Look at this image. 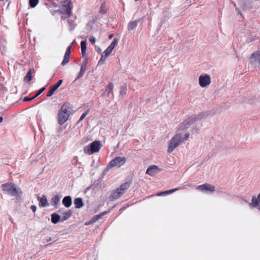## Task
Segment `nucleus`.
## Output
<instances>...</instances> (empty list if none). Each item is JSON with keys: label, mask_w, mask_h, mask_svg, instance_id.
I'll return each mask as SVG.
<instances>
[{"label": "nucleus", "mask_w": 260, "mask_h": 260, "mask_svg": "<svg viewBox=\"0 0 260 260\" xmlns=\"http://www.w3.org/2000/svg\"><path fill=\"white\" fill-rule=\"evenodd\" d=\"M3 190L12 197H20L22 194L21 189L13 183H5L2 185Z\"/></svg>", "instance_id": "obj_1"}, {"label": "nucleus", "mask_w": 260, "mask_h": 260, "mask_svg": "<svg viewBox=\"0 0 260 260\" xmlns=\"http://www.w3.org/2000/svg\"><path fill=\"white\" fill-rule=\"evenodd\" d=\"M131 183V181H129L122 184L119 188L112 192L109 198V200L113 201L118 199L129 187Z\"/></svg>", "instance_id": "obj_2"}, {"label": "nucleus", "mask_w": 260, "mask_h": 260, "mask_svg": "<svg viewBox=\"0 0 260 260\" xmlns=\"http://www.w3.org/2000/svg\"><path fill=\"white\" fill-rule=\"evenodd\" d=\"M125 162L126 158L124 157H116L109 162L106 168L104 170L103 173H106L108 170L113 168H120L123 166Z\"/></svg>", "instance_id": "obj_3"}, {"label": "nucleus", "mask_w": 260, "mask_h": 260, "mask_svg": "<svg viewBox=\"0 0 260 260\" xmlns=\"http://www.w3.org/2000/svg\"><path fill=\"white\" fill-rule=\"evenodd\" d=\"M184 142L182 136L180 134H177L171 140L168 148V152H171L174 149Z\"/></svg>", "instance_id": "obj_4"}, {"label": "nucleus", "mask_w": 260, "mask_h": 260, "mask_svg": "<svg viewBox=\"0 0 260 260\" xmlns=\"http://www.w3.org/2000/svg\"><path fill=\"white\" fill-rule=\"evenodd\" d=\"M70 113L69 108L67 106L63 105L61 108V111L58 115V120L60 124H63L68 120Z\"/></svg>", "instance_id": "obj_5"}, {"label": "nucleus", "mask_w": 260, "mask_h": 260, "mask_svg": "<svg viewBox=\"0 0 260 260\" xmlns=\"http://www.w3.org/2000/svg\"><path fill=\"white\" fill-rule=\"evenodd\" d=\"M248 62L251 65L260 68V50H256L251 54Z\"/></svg>", "instance_id": "obj_6"}, {"label": "nucleus", "mask_w": 260, "mask_h": 260, "mask_svg": "<svg viewBox=\"0 0 260 260\" xmlns=\"http://www.w3.org/2000/svg\"><path fill=\"white\" fill-rule=\"evenodd\" d=\"M101 142L99 141H95L90 144V147H86L84 149L85 153L88 155H91L94 153L99 151L101 148Z\"/></svg>", "instance_id": "obj_7"}, {"label": "nucleus", "mask_w": 260, "mask_h": 260, "mask_svg": "<svg viewBox=\"0 0 260 260\" xmlns=\"http://www.w3.org/2000/svg\"><path fill=\"white\" fill-rule=\"evenodd\" d=\"M211 83V77L209 75L203 74L200 76L199 78V84L202 88L208 86Z\"/></svg>", "instance_id": "obj_8"}, {"label": "nucleus", "mask_w": 260, "mask_h": 260, "mask_svg": "<svg viewBox=\"0 0 260 260\" xmlns=\"http://www.w3.org/2000/svg\"><path fill=\"white\" fill-rule=\"evenodd\" d=\"M249 206L251 208H257L260 211V192L257 198L255 196L252 197L251 203L249 204Z\"/></svg>", "instance_id": "obj_9"}, {"label": "nucleus", "mask_w": 260, "mask_h": 260, "mask_svg": "<svg viewBox=\"0 0 260 260\" xmlns=\"http://www.w3.org/2000/svg\"><path fill=\"white\" fill-rule=\"evenodd\" d=\"M159 171L160 169L157 166L152 165L148 168L146 173L150 176H153L159 172Z\"/></svg>", "instance_id": "obj_10"}, {"label": "nucleus", "mask_w": 260, "mask_h": 260, "mask_svg": "<svg viewBox=\"0 0 260 260\" xmlns=\"http://www.w3.org/2000/svg\"><path fill=\"white\" fill-rule=\"evenodd\" d=\"M197 188L202 191H210L213 192L214 190L215 187L209 184H204L201 185H199L197 187Z\"/></svg>", "instance_id": "obj_11"}, {"label": "nucleus", "mask_w": 260, "mask_h": 260, "mask_svg": "<svg viewBox=\"0 0 260 260\" xmlns=\"http://www.w3.org/2000/svg\"><path fill=\"white\" fill-rule=\"evenodd\" d=\"M62 82V80H59L58 82L52 86L50 90L48 91L47 96H51L53 95L54 92L59 87Z\"/></svg>", "instance_id": "obj_12"}, {"label": "nucleus", "mask_w": 260, "mask_h": 260, "mask_svg": "<svg viewBox=\"0 0 260 260\" xmlns=\"http://www.w3.org/2000/svg\"><path fill=\"white\" fill-rule=\"evenodd\" d=\"M37 198L42 207H45L48 206V201L45 196H43L42 197L38 196Z\"/></svg>", "instance_id": "obj_13"}, {"label": "nucleus", "mask_w": 260, "mask_h": 260, "mask_svg": "<svg viewBox=\"0 0 260 260\" xmlns=\"http://www.w3.org/2000/svg\"><path fill=\"white\" fill-rule=\"evenodd\" d=\"M61 13L63 14H67L69 16L71 14V7L70 3H69L68 5H63L61 8Z\"/></svg>", "instance_id": "obj_14"}, {"label": "nucleus", "mask_w": 260, "mask_h": 260, "mask_svg": "<svg viewBox=\"0 0 260 260\" xmlns=\"http://www.w3.org/2000/svg\"><path fill=\"white\" fill-rule=\"evenodd\" d=\"M62 204L67 207H70L72 205V199L70 196H66L62 200Z\"/></svg>", "instance_id": "obj_15"}, {"label": "nucleus", "mask_w": 260, "mask_h": 260, "mask_svg": "<svg viewBox=\"0 0 260 260\" xmlns=\"http://www.w3.org/2000/svg\"><path fill=\"white\" fill-rule=\"evenodd\" d=\"M113 87L114 85L112 83H109L106 87L104 94L107 96H109L110 94L112 93Z\"/></svg>", "instance_id": "obj_16"}, {"label": "nucleus", "mask_w": 260, "mask_h": 260, "mask_svg": "<svg viewBox=\"0 0 260 260\" xmlns=\"http://www.w3.org/2000/svg\"><path fill=\"white\" fill-rule=\"evenodd\" d=\"M74 204L76 208H80L83 206L82 199L81 198H76L74 200Z\"/></svg>", "instance_id": "obj_17"}, {"label": "nucleus", "mask_w": 260, "mask_h": 260, "mask_svg": "<svg viewBox=\"0 0 260 260\" xmlns=\"http://www.w3.org/2000/svg\"><path fill=\"white\" fill-rule=\"evenodd\" d=\"M60 218V216L56 213H52L51 214V222L54 223H57Z\"/></svg>", "instance_id": "obj_18"}, {"label": "nucleus", "mask_w": 260, "mask_h": 260, "mask_svg": "<svg viewBox=\"0 0 260 260\" xmlns=\"http://www.w3.org/2000/svg\"><path fill=\"white\" fill-rule=\"evenodd\" d=\"M86 70V63H85L84 64L82 65V66L81 67L80 72L79 73L78 76L76 79H79L80 78L82 77V76L85 73Z\"/></svg>", "instance_id": "obj_19"}, {"label": "nucleus", "mask_w": 260, "mask_h": 260, "mask_svg": "<svg viewBox=\"0 0 260 260\" xmlns=\"http://www.w3.org/2000/svg\"><path fill=\"white\" fill-rule=\"evenodd\" d=\"M32 78V72L31 70H29V71L27 73L26 75L24 78V81L25 82H29L30 81Z\"/></svg>", "instance_id": "obj_20"}, {"label": "nucleus", "mask_w": 260, "mask_h": 260, "mask_svg": "<svg viewBox=\"0 0 260 260\" xmlns=\"http://www.w3.org/2000/svg\"><path fill=\"white\" fill-rule=\"evenodd\" d=\"M72 215V211L71 210H69L68 211L64 213L63 214L62 218L61 219V221H64L69 218Z\"/></svg>", "instance_id": "obj_21"}, {"label": "nucleus", "mask_w": 260, "mask_h": 260, "mask_svg": "<svg viewBox=\"0 0 260 260\" xmlns=\"http://www.w3.org/2000/svg\"><path fill=\"white\" fill-rule=\"evenodd\" d=\"M178 188H174V189H170V190H166V191H162V192H160L158 193H157V196H161V195H163V194H168L169 193H172L173 192H174L175 191L178 190Z\"/></svg>", "instance_id": "obj_22"}, {"label": "nucleus", "mask_w": 260, "mask_h": 260, "mask_svg": "<svg viewBox=\"0 0 260 260\" xmlns=\"http://www.w3.org/2000/svg\"><path fill=\"white\" fill-rule=\"evenodd\" d=\"M137 25V21H132L129 23L128 25V30H132L134 29Z\"/></svg>", "instance_id": "obj_23"}, {"label": "nucleus", "mask_w": 260, "mask_h": 260, "mask_svg": "<svg viewBox=\"0 0 260 260\" xmlns=\"http://www.w3.org/2000/svg\"><path fill=\"white\" fill-rule=\"evenodd\" d=\"M51 201H52V204L54 206H56L59 202V197L57 196H54L53 198H52Z\"/></svg>", "instance_id": "obj_24"}, {"label": "nucleus", "mask_w": 260, "mask_h": 260, "mask_svg": "<svg viewBox=\"0 0 260 260\" xmlns=\"http://www.w3.org/2000/svg\"><path fill=\"white\" fill-rule=\"evenodd\" d=\"M39 0H29V6L31 8H35L38 4Z\"/></svg>", "instance_id": "obj_25"}, {"label": "nucleus", "mask_w": 260, "mask_h": 260, "mask_svg": "<svg viewBox=\"0 0 260 260\" xmlns=\"http://www.w3.org/2000/svg\"><path fill=\"white\" fill-rule=\"evenodd\" d=\"M81 47L82 54H84L86 50V43L85 41H82L81 43Z\"/></svg>", "instance_id": "obj_26"}, {"label": "nucleus", "mask_w": 260, "mask_h": 260, "mask_svg": "<svg viewBox=\"0 0 260 260\" xmlns=\"http://www.w3.org/2000/svg\"><path fill=\"white\" fill-rule=\"evenodd\" d=\"M118 43V39L117 38H115L112 43L109 45V48L113 50L115 46L117 45Z\"/></svg>", "instance_id": "obj_27"}, {"label": "nucleus", "mask_w": 260, "mask_h": 260, "mask_svg": "<svg viewBox=\"0 0 260 260\" xmlns=\"http://www.w3.org/2000/svg\"><path fill=\"white\" fill-rule=\"evenodd\" d=\"M70 59V56L69 55H64L63 60L62 61L61 64L62 65H64L69 62Z\"/></svg>", "instance_id": "obj_28"}, {"label": "nucleus", "mask_w": 260, "mask_h": 260, "mask_svg": "<svg viewBox=\"0 0 260 260\" xmlns=\"http://www.w3.org/2000/svg\"><path fill=\"white\" fill-rule=\"evenodd\" d=\"M100 12L102 14H105L106 13V10L105 9V3H103L101 6Z\"/></svg>", "instance_id": "obj_29"}, {"label": "nucleus", "mask_w": 260, "mask_h": 260, "mask_svg": "<svg viewBox=\"0 0 260 260\" xmlns=\"http://www.w3.org/2000/svg\"><path fill=\"white\" fill-rule=\"evenodd\" d=\"M113 50L109 48V47L106 49V50L104 51L103 54H104L106 57H108L112 52Z\"/></svg>", "instance_id": "obj_30"}, {"label": "nucleus", "mask_w": 260, "mask_h": 260, "mask_svg": "<svg viewBox=\"0 0 260 260\" xmlns=\"http://www.w3.org/2000/svg\"><path fill=\"white\" fill-rule=\"evenodd\" d=\"M107 57H106L105 55H104L103 53L102 54V57L100 60L99 61V64H102L104 63V61H105L106 58Z\"/></svg>", "instance_id": "obj_31"}, {"label": "nucleus", "mask_w": 260, "mask_h": 260, "mask_svg": "<svg viewBox=\"0 0 260 260\" xmlns=\"http://www.w3.org/2000/svg\"><path fill=\"white\" fill-rule=\"evenodd\" d=\"M45 90V87H43V88H42L41 89H40L38 92H37V93L35 95L36 96V98H37V96H38L40 94H41L43 92V91Z\"/></svg>", "instance_id": "obj_32"}, {"label": "nucleus", "mask_w": 260, "mask_h": 260, "mask_svg": "<svg viewBox=\"0 0 260 260\" xmlns=\"http://www.w3.org/2000/svg\"><path fill=\"white\" fill-rule=\"evenodd\" d=\"M35 98H36L35 96H33L32 98H30L25 97L24 98L23 101H29L35 99Z\"/></svg>", "instance_id": "obj_33"}, {"label": "nucleus", "mask_w": 260, "mask_h": 260, "mask_svg": "<svg viewBox=\"0 0 260 260\" xmlns=\"http://www.w3.org/2000/svg\"><path fill=\"white\" fill-rule=\"evenodd\" d=\"M87 112H88V111H86L85 112H84V113L82 114V115H81V116L80 118V120H79L80 121L82 120L84 118V117L87 114Z\"/></svg>", "instance_id": "obj_34"}, {"label": "nucleus", "mask_w": 260, "mask_h": 260, "mask_svg": "<svg viewBox=\"0 0 260 260\" xmlns=\"http://www.w3.org/2000/svg\"><path fill=\"white\" fill-rule=\"evenodd\" d=\"M89 41L90 42V43H91V44H94V43L95 42V41H96V39H95L94 37H91V38L89 39Z\"/></svg>", "instance_id": "obj_35"}, {"label": "nucleus", "mask_w": 260, "mask_h": 260, "mask_svg": "<svg viewBox=\"0 0 260 260\" xmlns=\"http://www.w3.org/2000/svg\"><path fill=\"white\" fill-rule=\"evenodd\" d=\"M71 48V46H69L68 48V49L66 50V53H65L66 55H69V56H70V54L71 52V51H70Z\"/></svg>", "instance_id": "obj_36"}, {"label": "nucleus", "mask_w": 260, "mask_h": 260, "mask_svg": "<svg viewBox=\"0 0 260 260\" xmlns=\"http://www.w3.org/2000/svg\"><path fill=\"white\" fill-rule=\"evenodd\" d=\"M30 209L32 210V211L34 212H35L36 211V210H37V207L35 205H31L30 206Z\"/></svg>", "instance_id": "obj_37"}, {"label": "nucleus", "mask_w": 260, "mask_h": 260, "mask_svg": "<svg viewBox=\"0 0 260 260\" xmlns=\"http://www.w3.org/2000/svg\"><path fill=\"white\" fill-rule=\"evenodd\" d=\"M106 213V212H103L101 213V214L98 215L96 217V220H98L99 219L100 217H101L102 216L105 215Z\"/></svg>", "instance_id": "obj_38"}, {"label": "nucleus", "mask_w": 260, "mask_h": 260, "mask_svg": "<svg viewBox=\"0 0 260 260\" xmlns=\"http://www.w3.org/2000/svg\"><path fill=\"white\" fill-rule=\"evenodd\" d=\"M240 5H241V7H242L243 9H245V5L243 4V1H240Z\"/></svg>", "instance_id": "obj_39"}, {"label": "nucleus", "mask_w": 260, "mask_h": 260, "mask_svg": "<svg viewBox=\"0 0 260 260\" xmlns=\"http://www.w3.org/2000/svg\"><path fill=\"white\" fill-rule=\"evenodd\" d=\"M44 240H45V241L46 242H49L51 240V237H47Z\"/></svg>", "instance_id": "obj_40"}, {"label": "nucleus", "mask_w": 260, "mask_h": 260, "mask_svg": "<svg viewBox=\"0 0 260 260\" xmlns=\"http://www.w3.org/2000/svg\"><path fill=\"white\" fill-rule=\"evenodd\" d=\"M188 136H189V134L188 133L186 134L185 135V137L184 138H183V139H184V141L185 140H187L188 138Z\"/></svg>", "instance_id": "obj_41"}, {"label": "nucleus", "mask_w": 260, "mask_h": 260, "mask_svg": "<svg viewBox=\"0 0 260 260\" xmlns=\"http://www.w3.org/2000/svg\"><path fill=\"white\" fill-rule=\"evenodd\" d=\"M113 35L112 34H111L109 36V38L110 39H112L113 38Z\"/></svg>", "instance_id": "obj_42"}, {"label": "nucleus", "mask_w": 260, "mask_h": 260, "mask_svg": "<svg viewBox=\"0 0 260 260\" xmlns=\"http://www.w3.org/2000/svg\"><path fill=\"white\" fill-rule=\"evenodd\" d=\"M3 119V117L2 116H0V123L2 122Z\"/></svg>", "instance_id": "obj_43"}, {"label": "nucleus", "mask_w": 260, "mask_h": 260, "mask_svg": "<svg viewBox=\"0 0 260 260\" xmlns=\"http://www.w3.org/2000/svg\"><path fill=\"white\" fill-rule=\"evenodd\" d=\"M90 223V222H87L85 223V225H89Z\"/></svg>", "instance_id": "obj_44"}, {"label": "nucleus", "mask_w": 260, "mask_h": 260, "mask_svg": "<svg viewBox=\"0 0 260 260\" xmlns=\"http://www.w3.org/2000/svg\"><path fill=\"white\" fill-rule=\"evenodd\" d=\"M98 50L100 53L102 52V49L101 48H99Z\"/></svg>", "instance_id": "obj_45"}, {"label": "nucleus", "mask_w": 260, "mask_h": 260, "mask_svg": "<svg viewBox=\"0 0 260 260\" xmlns=\"http://www.w3.org/2000/svg\"><path fill=\"white\" fill-rule=\"evenodd\" d=\"M90 188H91L92 189H95V187H92V186H91Z\"/></svg>", "instance_id": "obj_46"}, {"label": "nucleus", "mask_w": 260, "mask_h": 260, "mask_svg": "<svg viewBox=\"0 0 260 260\" xmlns=\"http://www.w3.org/2000/svg\"><path fill=\"white\" fill-rule=\"evenodd\" d=\"M99 180H97L95 182H97V183H99Z\"/></svg>", "instance_id": "obj_47"}]
</instances>
